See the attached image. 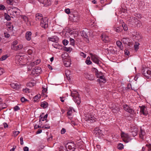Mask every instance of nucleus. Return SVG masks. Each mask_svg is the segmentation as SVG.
Masks as SVG:
<instances>
[{
    "instance_id": "f257e3e1",
    "label": "nucleus",
    "mask_w": 151,
    "mask_h": 151,
    "mask_svg": "<svg viewBox=\"0 0 151 151\" xmlns=\"http://www.w3.org/2000/svg\"><path fill=\"white\" fill-rule=\"evenodd\" d=\"M79 96L78 93L76 91H74L71 93V96L73 98L74 101L78 105L80 104L81 103L80 98Z\"/></svg>"
},
{
    "instance_id": "f03ea898",
    "label": "nucleus",
    "mask_w": 151,
    "mask_h": 151,
    "mask_svg": "<svg viewBox=\"0 0 151 151\" xmlns=\"http://www.w3.org/2000/svg\"><path fill=\"white\" fill-rule=\"evenodd\" d=\"M16 60V63L19 64V65H22L23 63H26L25 61H26V59L24 58L23 56H20L19 55H17L15 57Z\"/></svg>"
},
{
    "instance_id": "7ed1b4c3",
    "label": "nucleus",
    "mask_w": 151,
    "mask_h": 151,
    "mask_svg": "<svg viewBox=\"0 0 151 151\" xmlns=\"http://www.w3.org/2000/svg\"><path fill=\"white\" fill-rule=\"evenodd\" d=\"M142 71V74L147 78H149L150 77H151V71L149 70L148 68L143 69Z\"/></svg>"
},
{
    "instance_id": "20e7f679",
    "label": "nucleus",
    "mask_w": 151,
    "mask_h": 151,
    "mask_svg": "<svg viewBox=\"0 0 151 151\" xmlns=\"http://www.w3.org/2000/svg\"><path fill=\"white\" fill-rule=\"evenodd\" d=\"M48 19L47 17H44L40 22L41 26L44 28H47L48 27Z\"/></svg>"
},
{
    "instance_id": "39448f33",
    "label": "nucleus",
    "mask_w": 151,
    "mask_h": 151,
    "mask_svg": "<svg viewBox=\"0 0 151 151\" xmlns=\"http://www.w3.org/2000/svg\"><path fill=\"white\" fill-rule=\"evenodd\" d=\"M66 148L67 147L70 151H74L76 149V146L75 144L73 142H69L66 144L65 146Z\"/></svg>"
},
{
    "instance_id": "423d86ee",
    "label": "nucleus",
    "mask_w": 151,
    "mask_h": 151,
    "mask_svg": "<svg viewBox=\"0 0 151 151\" xmlns=\"http://www.w3.org/2000/svg\"><path fill=\"white\" fill-rule=\"evenodd\" d=\"M123 108L126 111L128 112L131 114H133L134 113V110L131 106H129L127 104L124 105L123 106Z\"/></svg>"
},
{
    "instance_id": "0eeeda50",
    "label": "nucleus",
    "mask_w": 151,
    "mask_h": 151,
    "mask_svg": "<svg viewBox=\"0 0 151 151\" xmlns=\"http://www.w3.org/2000/svg\"><path fill=\"white\" fill-rule=\"evenodd\" d=\"M90 54L92 61L96 64L98 65L99 64V60L97 56L95 55H93L91 53H90Z\"/></svg>"
},
{
    "instance_id": "6e6552de",
    "label": "nucleus",
    "mask_w": 151,
    "mask_h": 151,
    "mask_svg": "<svg viewBox=\"0 0 151 151\" xmlns=\"http://www.w3.org/2000/svg\"><path fill=\"white\" fill-rule=\"evenodd\" d=\"M42 4L43 6H49L51 4L50 0H38Z\"/></svg>"
},
{
    "instance_id": "1a4fd4ad",
    "label": "nucleus",
    "mask_w": 151,
    "mask_h": 151,
    "mask_svg": "<svg viewBox=\"0 0 151 151\" xmlns=\"http://www.w3.org/2000/svg\"><path fill=\"white\" fill-rule=\"evenodd\" d=\"M121 137L122 138L123 141L125 143L128 142L129 137L128 134L122 133L121 134Z\"/></svg>"
},
{
    "instance_id": "9d476101",
    "label": "nucleus",
    "mask_w": 151,
    "mask_h": 151,
    "mask_svg": "<svg viewBox=\"0 0 151 151\" xmlns=\"http://www.w3.org/2000/svg\"><path fill=\"white\" fill-rule=\"evenodd\" d=\"M93 133L96 137H99L102 134L101 131L98 128H96L93 130Z\"/></svg>"
},
{
    "instance_id": "9b49d317",
    "label": "nucleus",
    "mask_w": 151,
    "mask_h": 151,
    "mask_svg": "<svg viewBox=\"0 0 151 151\" xmlns=\"http://www.w3.org/2000/svg\"><path fill=\"white\" fill-rule=\"evenodd\" d=\"M101 37L102 41L105 43L108 42L110 41L109 37L104 33H103L101 35Z\"/></svg>"
},
{
    "instance_id": "f8f14e48",
    "label": "nucleus",
    "mask_w": 151,
    "mask_h": 151,
    "mask_svg": "<svg viewBox=\"0 0 151 151\" xmlns=\"http://www.w3.org/2000/svg\"><path fill=\"white\" fill-rule=\"evenodd\" d=\"M41 72V69L39 67H35L32 69V72L34 74H39Z\"/></svg>"
},
{
    "instance_id": "ddd939ff",
    "label": "nucleus",
    "mask_w": 151,
    "mask_h": 151,
    "mask_svg": "<svg viewBox=\"0 0 151 151\" xmlns=\"http://www.w3.org/2000/svg\"><path fill=\"white\" fill-rule=\"evenodd\" d=\"M136 18L134 17H131L130 19L128 20V23L131 26L134 27L135 25V22Z\"/></svg>"
},
{
    "instance_id": "4468645a",
    "label": "nucleus",
    "mask_w": 151,
    "mask_h": 151,
    "mask_svg": "<svg viewBox=\"0 0 151 151\" xmlns=\"http://www.w3.org/2000/svg\"><path fill=\"white\" fill-rule=\"evenodd\" d=\"M131 132L132 133V136L134 137L137 134V133L138 132V129L137 128L134 127H131Z\"/></svg>"
},
{
    "instance_id": "2eb2a0df",
    "label": "nucleus",
    "mask_w": 151,
    "mask_h": 151,
    "mask_svg": "<svg viewBox=\"0 0 151 151\" xmlns=\"http://www.w3.org/2000/svg\"><path fill=\"white\" fill-rule=\"evenodd\" d=\"M140 107V112L142 114L144 115H147L148 113L146 111L147 109L145 106H139Z\"/></svg>"
},
{
    "instance_id": "dca6fc26",
    "label": "nucleus",
    "mask_w": 151,
    "mask_h": 151,
    "mask_svg": "<svg viewBox=\"0 0 151 151\" xmlns=\"http://www.w3.org/2000/svg\"><path fill=\"white\" fill-rule=\"evenodd\" d=\"M86 119L87 120L90 121V122L91 123H93V122L96 121V118H95V117L93 115H88V116L86 117Z\"/></svg>"
},
{
    "instance_id": "f3484780",
    "label": "nucleus",
    "mask_w": 151,
    "mask_h": 151,
    "mask_svg": "<svg viewBox=\"0 0 151 151\" xmlns=\"http://www.w3.org/2000/svg\"><path fill=\"white\" fill-rule=\"evenodd\" d=\"M48 40H49V41L57 43L59 39L57 36H54L52 37H48Z\"/></svg>"
},
{
    "instance_id": "a211bd4d",
    "label": "nucleus",
    "mask_w": 151,
    "mask_h": 151,
    "mask_svg": "<svg viewBox=\"0 0 151 151\" xmlns=\"http://www.w3.org/2000/svg\"><path fill=\"white\" fill-rule=\"evenodd\" d=\"M139 135L140 137L142 139H144L146 137V133L144 130L141 129L139 132Z\"/></svg>"
},
{
    "instance_id": "6ab92c4d",
    "label": "nucleus",
    "mask_w": 151,
    "mask_h": 151,
    "mask_svg": "<svg viewBox=\"0 0 151 151\" xmlns=\"http://www.w3.org/2000/svg\"><path fill=\"white\" fill-rule=\"evenodd\" d=\"M11 87L15 89H19L20 87V84L17 83H12L10 84Z\"/></svg>"
},
{
    "instance_id": "aec40b11",
    "label": "nucleus",
    "mask_w": 151,
    "mask_h": 151,
    "mask_svg": "<svg viewBox=\"0 0 151 151\" xmlns=\"http://www.w3.org/2000/svg\"><path fill=\"white\" fill-rule=\"evenodd\" d=\"M64 63L65 67H69L71 64V60L69 59L65 58L64 61Z\"/></svg>"
},
{
    "instance_id": "412c9836",
    "label": "nucleus",
    "mask_w": 151,
    "mask_h": 151,
    "mask_svg": "<svg viewBox=\"0 0 151 151\" xmlns=\"http://www.w3.org/2000/svg\"><path fill=\"white\" fill-rule=\"evenodd\" d=\"M81 35L83 37L86 39V40L87 42H89V40L88 39V35L86 32L84 30H83L81 32Z\"/></svg>"
},
{
    "instance_id": "4be33fe9",
    "label": "nucleus",
    "mask_w": 151,
    "mask_h": 151,
    "mask_svg": "<svg viewBox=\"0 0 151 151\" xmlns=\"http://www.w3.org/2000/svg\"><path fill=\"white\" fill-rule=\"evenodd\" d=\"M44 18L43 17L42 14H37L36 15L35 20L37 21H40V22Z\"/></svg>"
},
{
    "instance_id": "5701e85b",
    "label": "nucleus",
    "mask_w": 151,
    "mask_h": 151,
    "mask_svg": "<svg viewBox=\"0 0 151 151\" xmlns=\"http://www.w3.org/2000/svg\"><path fill=\"white\" fill-rule=\"evenodd\" d=\"M20 10L19 9L17 8H15L14 9H12V14L14 16H17V15L19 14V13Z\"/></svg>"
},
{
    "instance_id": "b1692460",
    "label": "nucleus",
    "mask_w": 151,
    "mask_h": 151,
    "mask_svg": "<svg viewBox=\"0 0 151 151\" xmlns=\"http://www.w3.org/2000/svg\"><path fill=\"white\" fill-rule=\"evenodd\" d=\"M134 38H136L137 40H139L142 38L141 35L139 32H136L135 34H132Z\"/></svg>"
},
{
    "instance_id": "393cba45",
    "label": "nucleus",
    "mask_w": 151,
    "mask_h": 151,
    "mask_svg": "<svg viewBox=\"0 0 151 151\" xmlns=\"http://www.w3.org/2000/svg\"><path fill=\"white\" fill-rule=\"evenodd\" d=\"M32 33L30 31H27L26 33L25 37L27 40L29 41L31 39V37L32 35Z\"/></svg>"
},
{
    "instance_id": "a878e982",
    "label": "nucleus",
    "mask_w": 151,
    "mask_h": 151,
    "mask_svg": "<svg viewBox=\"0 0 151 151\" xmlns=\"http://www.w3.org/2000/svg\"><path fill=\"white\" fill-rule=\"evenodd\" d=\"M114 30L116 32H121L123 30V27L121 26H119L116 27H114Z\"/></svg>"
},
{
    "instance_id": "bb28decb",
    "label": "nucleus",
    "mask_w": 151,
    "mask_h": 151,
    "mask_svg": "<svg viewBox=\"0 0 151 151\" xmlns=\"http://www.w3.org/2000/svg\"><path fill=\"white\" fill-rule=\"evenodd\" d=\"M23 47V46L22 45H19L14 46V48L12 47V49L14 50H20L22 49Z\"/></svg>"
},
{
    "instance_id": "cd10ccee",
    "label": "nucleus",
    "mask_w": 151,
    "mask_h": 151,
    "mask_svg": "<svg viewBox=\"0 0 151 151\" xmlns=\"http://www.w3.org/2000/svg\"><path fill=\"white\" fill-rule=\"evenodd\" d=\"M73 20L75 22H77L78 21L79 19V16L78 15L77 13L76 14H73Z\"/></svg>"
},
{
    "instance_id": "c85d7f7f",
    "label": "nucleus",
    "mask_w": 151,
    "mask_h": 151,
    "mask_svg": "<svg viewBox=\"0 0 151 151\" xmlns=\"http://www.w3.org/2000/svg\"><path fill=\"white\" fill-rule=\"evenodd\" d=\"M116 44L117 46H118L119 48L121 50H123V47L122 45V42L119 41H117L116 42Z\"/></svg>"
},
{
    "instance_id": "c756f323",
    "label": "nucleus",
    "mask_w": 151,
    "mask_h": 151,
    "mask_svg": "<svg viewBox=\"0 0 151 151\" xmlns=\"http://www.w3.org/2000/svg\"><path fill=\"white\" fill-rule=\"evenodd\" d=\"M95 72L96 73V77L97 78H99L101 77V76L103 75L102 73L101 72H99L98 70L96 69Z\"/></svg>"
},
{
    "instance_id": "7c9ffc66",
    "label": "nucleus",
    "mask_w": 151,
    "mask_h": 151,
    "mask_svg": "<svg viewBox=\"0 0 151 151\" xmlns=\"http://www.w3.org/2000/svg\"><path fill=\"white\" fill-rule=\"evenodd\" d=\"M123 43L124 44H127L129 42V38H123L122 40Z\"/></svg>"
},
{
    "instance_id": "2f4dec72",
    "label": "nucleus",
    "mask_w": 151,
    "mask_h": 151,
    "mask_svg": "<svg viewBox=\"0 0 151 151\" xmlns=\"http://www.w3.org/2000/svg\"><path fill=\"white\" fill-rule=\"evenodd\" d=\"M98 80L100 82H103L104 83L106 82V80L105 79V78L104 77V76L103 75L100 78H99V79H98Z\"/></svg>"
},
{
    "instance_id": "473e14b6",
    "label": "nucleus",
    "mask_w": 151,
    "mask_h": 151,
    "mask_svg": "<svg viewBox=\"0 0 151 151\" xmlns=\"http://www.w3.org/2000/svg\"><path fill=\"white\" fill-rule=\"evenodd\" d=\"M48 106V103L46 102H42L41 104V106L44 108H46Z\"/></svg>"
},
{
    "instance_id": "72a5a7b5",
    "label": "nucleus",
    "mask_w": 151,
    "mask_h": 151,
    "mask_svg": "<svg viewBox=\"0 0 151 151\" xmlns=\"http://www.w3.org/2000/svg\"><path fill=\"white\" fill-rule=\"evenodd\" d=\"M40 98V95H37L35 96L34 98L33 99V101L35 102H36Z\"/></svg>"
},
{
    "instance_id": "f704fd0d",
    "label": "nucleus",
    "mask_w": 151,
    "mask_h": 151,
    "mask_svg": "<svg viewBox=\"0 0 151 151\" xmlns=\"http://www.w3.org/2000/svg\"><path fill=\"white\" fill-rule=\"evenodd\" d=\"M90 57H88L87 58V60L85 61L87 65H90L92 63L91 61L90 60Z\"/></svg>"
},
{
    "instance_id": "c9c22d12",
    "label": "nucleus",
    "mask_w": 151,
    "mask_h": 151,
    "mask_svg": "<svg viewBox=\"0 0 151 151\" xmlns=\"http://www.w3.org/2000/svg\"><path fill=\"white\" fill-rule=\"evenodd\" d=\"M4 18L5 19L7 20H10L11 19L10 16L6 13H5L4 14Z\"/></svg>"
},
{
    "instance_id": "e433bc0d",
    "label": "nucleus",
    "mask_w": 151,
    "mask_h": 151,
    "mask_svg": "<svg viewBox=\"0 0 151 151\" xmlns=\"http://www.w3.org/2000/svg\"><path fill=\"white\" fill-rule=\"evenodd\" d=\"M117 147L118 149L120 150H122L124 148L123 145L121 143H119Z\"/></svg>"
},
{
    "instance_id": "4c0bfd02",
    "label": "nucleus",
    "mask_w": 151,
    "mask_h": 151,
    "mask_svg": "<svg viewBox=\"0 0 151 151\" xmlns=\"http://www.w3.org/2000/svg\"><path fill=\"white\" fill-rule=\"evenodd\" d=\"M121 26L123 27V29L124 31H127L128 30V28L127 25L124 23Z\"/></svg>"
},
{
    "instance_id": "58836bf2",
    "label": "nucleus",
    "mask_w": 151,
    "mask_h": 151,
    "mask_svg": "<svg viewBox=\"0 0 151 151\" xmlns=\"http://www.w3.org/2000/svg\"><path fill=\"white\" fill-rule=\"evenodd\" d=\"M142 24L140 22V21L138 20V22L137 23V25H136V27H142Z\"/></svg>"
},
{
    "instance_id": "ea45409f",
    "label": "nucleus",
    "mask_w": 151,
    "mask_h": 151,
    "mask_svg": "<svg viewBox=\"0 0 151 151\" xmlns=\"http://www.w3.org/2000/svg\"><path fill=\"white\" fill-rule=\"evenodd\" d=\"M35 85V83L34 82H29L27 83V85L29 86L30 87H32Z\"/></svg>"
},
{
    "instance_id": "a19ab883",
    "label": "nucleus",
    "mask_w": 151,
    "mask_h": 151,
    "mask_svg": "<svg viewBox=\"0 0 151 151\" xmlns=\"http://www.w3.org/2000/svg\"><path fill=\"white\" fill-rule=\"evenodd\" d=\"M21 18L23 19V20H24L25 22H27L28 21V18L25 16L22 15L21 16Z\"/></svg>"
},
{
    "instance_id": "79ce46f5",
    "label": "nucleus",
    "mask_w": 151,
    "mask_h": 151,
    "mask_svg": "<svg viewBox=\"0 0 151 151\" xmlns=\"http://www.w3.org/2000/svg\"><path fill=\"white\" fill-rule=\"evenodd\" d=\"M18 43V41L17 40L14 41H13L11 47L12 48V46L13 48H14V47L16 46V45Z\"/></svg>"
},
{
    "instance_id": "37998d69",
    "label": "nucleus",
    "mask_w": 151,
    "mask_h": 151,
    "mask_svg": "<svg viewBox=\"0 0 151 151\" xmlns=\"http://www.w3.org/2000/svg\"><path fill=\"white\" fill-rule=\"evenodd\" d=\"M8 57V56L6 55H5L2 56L0 58V60L1 61H3L6 60Z\"/></svg>"
},
{
    "instance_id": "c03bdc74",
    "label": "nucleus",
    "mask_w": 151,
    "mask_h": 151,
    "mask_svg": "<svg viewBox=\"0 0 151 151\" xmlns=\"http://www.w3.org/2000/svg\"><path fill=\"white\" fill-rule=\"evenodd\" d=\"M70 42L71 45H74L75 40L74 39L70 38Z\"/></svg>"
},
{
    "instance_id": "a18cd8bd",
    "label": "nucleus",
    "mask_w": 151,
    "mask_h": 151,
    "mask_svg": "<svg viewBox=\"0 0 151 151\" xmlns=\"http://www.w3.org/2000/svg\"><path fill=\"white\" fill-rule=\"evenodd\" d=\"M139 45V43L138 42L136 43L134 45V48L135 50H137V49H138V46Z\"/></svg>"
},
{
    "instance_id": "49530a36",
    "label": "nucleus",
    "mask_w": 151,
    "mask_h": 151,
    "mask_svg": "<svg viewBox=\"0 0 151 151\" xmlns=\"http://www.w3.org/2000/svg\"><path fill=\"white\" fill-rule=\"evenodd\" d=\"M63 43L64 45H66L68 44V41L67 40H64L63 41Z\"/></svg>"
},
{
    "instance_id": "de8ad7c7",
    "label": "nucleus",
    "mask_w": 151,
    "mask_h": 151,
    "mask_svg": "<svg viewBox=\"0 0 151 151\" xmlns=\"http://www.w3.org/2000/svg\"><path fill=\"white\" fill-rule=\"evenodd\" d=\"M19 132L18 131H14L13 132V133L14 134V136L15 137H16L19 133Z\"/></svg>"
},
{
    "instance_id": "09e8293b",
    "label": "nucleus",
    "mask_w": 151,
    "mask_h": 151,
    "mask_svg": "<svg viewBox=\"0 0 151 151\" xmlns=\"http://www.w3.org/2000/svg\"><path fill=\"white\" fill-rule=\"evenodd\" d=\"M65 12L67 14H69L70 13V9H67L65 10Z\"/></svg>"
},
{
    "instance_id": "8fccbe9b",
    "label": "nucleus",
    "mask_w": 151,
    "mask_h": 151,
    "mask_svg": "<svg viewBox=\"0 0 151 151\" xmlns=\"http://www.w3.org/2000/svg\"><path fill=\"white\" fill-rule=\"evenodd\" d=\"M80 55L81 56L83 57L84 58H85L86 57V55L83 52H80Z\"/></svg>"
},
{
    "instance_id": "3c124183",
    "label": "nucleus",
    "mask_w": 151,
    "mask_h": 151,
    "mask_svg": "<svg viewBox=\"0 0 151 151\" xmlns=\"http://www.w3.org/2000/svg\"><path fill=\"white\" fill-rule=\"evenodd\" d=\"M14 110L15 111L19 109V107L18 106H16L14 108Z\"/></svg>"
},
{
    "instance_id": "603ef678",
    "label": "nucleus",
    "mask_w": 151,
    "mask_h": 151,
    "mask_svg": "<svg viewBox=\"0 0 151 151\" xmlns=\"http://www.w3.org/2000/svg\"><path fill=\"white\" fill-rule=\"evenodd\" d=\"M21 101L22 102H24V101H27V100L26 99H25L24 97H22L21 99Z\"/></svg>"
},
{
    "instance_id": "864d4df0",
    "label": "nucleus",
    "mask_w": 151,
    "mask_h": 151,
    "mask_svg": "<svg viewBox=\"0 0 151 151\" xmlns=\"http://www.w3.org/2000/svg\"><path fill=\"white\" fill-rule=\"evenodd\" d=\"M20 140L21 145H23L24 144V142L23 141V138L22 137L20 138Z\"/></svg>"
},
{
    "instance_id": "5fc2aeb1",
    "label": "nucleus",
    "mask_w": 151,
    "mask_h": 151,
    "mask_svg": "<svg viewBox=\"0 0 151 151\" xmlns=\"http://www.w3.org/2000/svg\"><path fill=\"white\" fill-rule=\"evenodd\" d=\"M70 47H65L64 50L65 51L68 52L70 50Z\"/></svg>"
},
{
    "instance_id": "6e6d98bb",
    "label": "nucleus",
    "mask_w": 151,
    "mask_h": 151,
    "mask_svg": "<svg viewBox=\"0 0 151 151\" xmlns=\"http://www.w3.org/2000/svg\"><path fill=\"white\" fill-rule=\"evenodd\" d=\"M5 9V7L4 5L0 4V10H4Z\"/></svg>"
},
{
    "instance_id": "4d7b16f0",
    "label": "nucleus",
    "mask_w": 151,
    "mask_h": 151,
    "mask_svg": "<svg viewBox=\"0 0 151 151\" xmlns=\"http://www.w3.org/2000/svg\"><path fill=\"white\" fill-rule=\"evenodd\" d=\"M65 129L64 128H63L61 131V134H64L65 133Z\"/></svg>"
},
{
    "instance_id": "13d9d810",
    "label": "nucleus",
    "mask_w": 151,
    "mask_h": 151,
    "mask_svg": "<svg viewBox=\"0 0 151 151\" xmlns=\"http://www.w3.org/2000/svg\"><path fill=\"white\" fill-rule=\"evenodd\" d=\"M72 113V110H69L67 113V114L68 115L70 116L71 115Z\"/></svg>"
},
{
    "instance_id": "bf43d9fd",
    "label": "nucleus",
    "mask_w": 151,
    "mask_h": 151,
    "mask_svg": "<svg viewBox=\"0 0 151 151\" xmlns=\"http://www.w3.org/2000/svg\"><path fill=\"white\" fill-rule=\"evenodd\" d=\"M48 114H46L43 117V119L42 120V121H44V119L45 120H46L47 119V117Z\"/></svg>"
},
{
    "instance_id": "052dcab7",
    "label": "nucleus",
    "mask_w": 151,
    "mask_h": 151,
    "mask_svg": "<svg viewBox=\"0 0 151 151\" xmlns=\"http://www.w3.org/2000/svg\"><path fill=\"white\" fill-rule=\"evenodd\" d=\"M27 52L29 55H31L32 53V50L29 49L28 50Z\"/></svg>"
},
{
    "instance_id": "680f3d73",
    "label": "nucleus",
    "mask_w": 151,
    "mask_h": 151,
    "mask_svg": "<svg viewBox=\"0 0 151 151\" xmlns=\"http://www.w3.org/2000/svg\"><path fill=\"white\" fill-rule=\"evenodd\" d=\"M47 91V89L44 88L42 91V93H45Z\"/></svg>"
},
{
    "instance_id": "e2e57ef3",
    "label": "nucleus",
    "mask_w": 151,
    "mask_h": 151,
    "mask_svg": "<svg viewBox=\"0 0 151 151\" xmlns=\"http://www.w3.org/2000/svg\"><path fill=\"white\" fill-rule=\"evenodd\" d=\"M146 146L148 147L150 150H151V145L150 144H147Z\"/></svg>"
},
{
    "instance_id": "0e129e2a",
    "label": "nucleus",
    "mask_w": 151,
    "mask_h": 151,
    "mask_svg": "<svg viewBox=\"0 0 151 151\" xmlns=\"http://www.w3.org/2000/svg\"><path fill=\"white\" fill-rule=\"evenodd\" d=\"M23 150L24 151H29V148L27 147H24L23 148Z\"/></svg>"
},
{
    "instance_id": "69168bd1",
    "label": "nucleus",
    "mask_w": 151,
    "mask_h": 151,
    "mask_svg": "<svg viewBox=\"0 0 151 151\" xmlns=\"http://www.w3.org/2000/svg\"><path fill=\"white\" fill-rule=\"evenodd\" d=\"M125 54V55H128L129 54V52L127 50H125L124 51Z\"/></svg>"
},
{
    "instance_id": "338daca9",
    "label": "nucleus",
    "mask_w": 151,
    "mask_h": 151,
    "mask_svg": "<svg viewBox=\"0 0 151 151\" xmlns=\"http://www.w3.org/2000/svg\"><path fill=\"white\" fill-rule=\"evenodd\" d=\"M28 90H29L27 88H26L25 89L23 88V91L24 92L27 93L28 91Z\"/></svg>"
},
{
    "instance_id": "774afa93",
    "label": "nucleus",
    "mask_w": 151,
    "mask_h": 151,
    "mask_svg": "<svg viewBox=\"0 0 151 151\" xmlns=\"http://www.w3.org/2000/svg\"><path fill=\"white\" fill-rule=\"evenodd\" d=\"M42 132V130L39 129L36 132L37 134H38L41 133Z\"/></svg>"
}]
</instances>
